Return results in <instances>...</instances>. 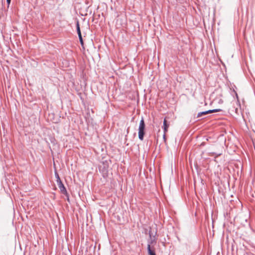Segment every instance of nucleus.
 I'll list each match as a JSON object with an SVG mask.
<instances>
[{
    "label": "nucleus",
    "instance_id": "nucleus-8",
    "mask_svg": "<svg viewBox=\"0 0 255 255\" xmlns=\"http://www.w3.org/2000/svg\"><path fill=\"white\" fill-rule=\"evenodd\" d=\"M49 139L51 143H52L53 145H56L57 144L56 140L54 137H51Z\"/></svg>",
    "mask_w": 255,
    "mask_h": 255
},
{
    "label": "nucleus",
    "instance_id": "nucleus-6",
    "mask_svg": "<svg viewBox=\"0 0 255 255\" xmlns=\"http://www.w3.org/2000/svg\"><path fill=\"white\" fill-rule=\"evenodd\" d=\"M169 126V124L168 123V122L166 119H164L163 121V125L162 127L164 133H166V132L167 131Z\"/></svg>",
    "mask_w": 255,
    "mask_h": 255
},
{
    "label": "nucleus",
    "instance_id": "nucleus-1",
    "mask_svg": "<svg viewBox=\"0 0 255 255\" xmlns=\"http://www.w3.org/2000/svg\"><path fill=\"white\" fill-rule=\"evenodd\" d=\"M156 234V231L155 232L154 234H153L151 230L149 231V236L150 239L147 241L148 244L147 247L148 255H156L154 248L151 247V245L155 244L156 243V238L155 237Z\"/></svg>",
    "mask_w": 255,
    "mask_h": 255
},
{
    "label": "nucleus",
    "instance_id": "nucleus-5",
    "mask_svg": "<svg viewBox=\"0 0 255 255\" xmlns=\"http://www.w3.org/2000/svg\"><path fill=\"white\" fill-rule=\"evenodd\" d=\"M57 185L60 190V192L63 194H67V190L61 180H59V182L57 183Z\"/></svg>",
    "mask_w": 255,
    "mask_h": 255
},
{
    "label": "nucleus",
    "instance_id": "nucleus-11",
    "mask_svg": "<svg viewBox=\"0 0 255 255\" xmlns=\"http://www.w3.org/2000/svg\"><path fill=\"white\" fill-rule=\"evenodd\" d=\"M66 196V200L70 202V199H69V194L67 193V194H64Z\"/></svg>",
    "mask_w": 255,
    "mask_h": 255
},
{
    "label": "nucleus",
    "instance_id": "nucleus-3",
    "mask_svg": "<svg viewBox=\"0 0 255 255\" xmlns=\"http://www.w3.org/2000/svg\"><path fill=\"white\" fill-rule=\"evenodd\" d=\"M220 111H222L221 109H216L209 110L207 111L201 112H199L198 113L197 118H200V117H202V116H204L209 114H212L213 113H215V112H220Z\"/></svg>",
    "mask_w": 255,
    "mask_h": 255
},
{
    "label": "nucleus",
    "instance_id": "nucleus-7",
    "mask_svg": "<svg viewBox=\"0 0 255 255\" xmlns=\"http://www.w3.org/2000/svg\"><path fill=\"white\" fill-rule=\"evenodd\" d=\"M76 30H77L78 35L81 36V35H82V34H81V31L80 30L79 21L78 20L76 21Z\"/></svg>",
    "mask_w": 255,
    "mask_h": 255
},
{
    "label": "nucleus",
    "instance_id": "nucleus-4",
    "mask_svg": "<svg viewBox=\"0 0 255 255\" xmlns=\"http://www.w3.org/2000/svg\"><path fill=\"white\" fill-rule=\"evenodd\" d=\"M99 169L100 172L102 173L103 175L107 174L108 172V165L103 162V166H99ZM103 176L104 177V175H103Z\"/></svg>",
    "mask_w": 255,
    "mask_h": 255
},
{
    "label": "nucleus",
    "instance_id": "nucleus-10",
    "mask_svg": "<svg viewBox=\"0 0 255 255\" xmlns=\"http://www.w3.org/2000/svg\"><path fill=\"white\" fill-rule=\"evenodd\" d=\"M55 177L56 178V181H57V183H58L59 181V180H61L60 178V177L59 176V174L58 173H57V171H55Z\"/></svg>",
    "mask_w": 255,
    "mask_h": 255
},
{
    "label": "nucleus",
    "instance_id": "nucleus-14",
    "mask_svg": "<svg viewBox=\"0 0 255 255\" xmlns=\"http://www.w3.org/2000/svg\"><path fill=\"white\" fill-rule=\"evenodd\" d=\"M236 95L237 97H238L237 93H236Z\"/></svg>",
    "mask_w": 255,
    "mask_h": 255
},
{
    "label": "nucleus",
    "instance_id": "nucleus-9",
    "mask_svg": "<svg viewBox=\"0 0 255 255\" xmlns=\"http://www.w3.org/2000/svg\"><path fill=\"white\" fill-rule=\"evenodd\" d=\"M78 37H79V39L81 45L82 46H84V41H83L82 35H81V36L78 35Z\"/></svg>",
    "mask_w": 255,
    "mask_h": 255
},
{
    "label": "nucleus",
    "instance_id": "nucleus-12",
    "mask_svg": "<svg viewBox=\"0 0 255 255\" xmlns=\"http://www.w3.org/2000/svg\"><path fill=\"white\" fill-rule=\"evenodd\" d=\"M10 2H11V0H6V3H7V7H8L9 6V4L10 3Z\"/></svg>",
    "mask_w": 255,
    "mask_h": 255
},
{
    "label": "nucleus",
    "instance_id": "nucleus-13",
    "mask_svg": "<svg viewBox=\"0 0 255 255\" xmlns=\"http://www.w3.org/2000/svg\"><path fill=\"white\" fill-rule=\"evenodd\" d=\"M166 133H164L163 134V138L164 139V140L165 141H166V135H165Z\"/></svg>",
    "mask_w": 255,
    "mask_h": 255
},
{
    "label": "nucleus",
    "instance_id": "nucleus-2",
    "mask_svg": "<svg viewBox=\"0 0 255 255\" xmlns=\"http://www.w3.org/2000/svg\"><path fill=\"white\" fill-rule=\"evenodd\" d=\"M145 125L144 123V121L143 118H141V120L139 122V127H138V138L140 140H143L144 138V136L145 134Z\"/></svg>",
    "mask_w": 255,
    "mask_h": 255
}]
</instances>
